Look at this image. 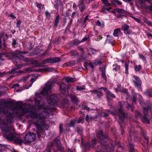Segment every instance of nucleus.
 <instances>
[{"label":"nucleus","instance_id":"f704fd0d","mask_svg":"<svg viewBox=\"0 0 152 152\" xmlns=\"http://www.w3.org/2000/svg\"><path fill=\"white\" fill-rule=\"evenodd\" d=\"M75 120H72L70 121V123L69 124V126L74 127L75 125Z\"/></svg>","mask_w":152,"mask_h":152},{"label":"nucleus","instance_id":"8fccbe9b","mask_svg":"<svg viewBox=\"0 0 152 152\" xmlns=\"http://www.w3.org/2000/svg\"><path fill=\"white\" fill-rule=\"evenodd\" d=\"M69 65L70 66L75 65L76 64V62L75 61H72L69 62Z\"/></svg>","mask_w":152,"mask_h":152},{"label":"nucleus","instance_id":"4be33fe9","mask_svg":"<svg viewBox=\"0 0 152 152\" xmlns=\"http://www.w3.org/2000/svg\"><path fill=\"white\" fill-rule=\"evenodd\" d=\"M59 15H57L56 18L54 26L57 27L58 26V24L59 22Z\"/></svg>","mask_w":152,"mask_h":152},{"label":"nucleus","instance_id":"dca6fc26","mask_svg":"<svg viewBox=\"0 0 152 152\" xmlns=\"http://www.w3.org/2000/svg\"><path fill=\"white\" fill-rule=\"evenodd\" d=\"M50 99L52 102L55 103L58 99V97L56 94L51 95L50 96Z\"/></svg>","mask_w":152,"mask_h":152},{"label":"nucleus","instance_id":"7ed1b4c3","mask_svg":"<svg viewBox=\"0 0 152 152\" xmlns=\"http://www.w3.org/2000/svg\"><path fill=\"white\" fill-rule=\"evenodd\" d=\"M97 137L101 144V146L98 148V151L99 152H107V149L109 148L108 146L105 144L104 143L107 141L108 137L106 135H104L102 131H100L96 134Z\"/></svg>","mask_w":152,"mask_h":152},{"label":"nucleus","instance_id":"20e7f679","mask_svg":"<svg viewBox=\"0 0 152 152\" xmlns=\"http://www.w3.org/2000/svg\"><path fill=\"white\" fill-rule=\"evenodd\" d=\"M61 60L59 57H54L52 58H50L43 60L42 61V63H38L37 60H34L32 61V64H37L36 67L42 66V64H46L54 63L59 62Z\"/></svg>","mask_w":152,"mask_h":152},{"label":"nucleus","instance_id":"7c9ffc66","mask_svg":"<svg viewBox=\"0 0 152 152\" xmlns=\"http://www.w3.org/2000/svg\"><path fill=\"white\" fill-rule=\"evenodd\" d=\"M70 21L68 25L67 26L66 28L65 29V32H66L67 30H68L71 27V24H72V21L73 20L72 19H70Z\"/></svg>","mask_w":152,"mask_h":152},{"label":"nucleus","instance_id":"5701e85b","mask_svg":"<svg viewBox=\"0 0 152 152\" xmlns=\"http://www.w3.org/2000/svg\"><path fill=\"white\" fill-rule=\"evenodd\" d=\"M102 1L104 4V7L106 6H109L111 5V4L109 2L108 0H102Z\"/></svg>","mask_w":152,"mask_h":152},{"label":"nucleus","instance_id":"0e129e2a","mask_svg":"<svg viewBox=\"0 0 152 152\" xmlns=\"http://www.w3.org/2000/svg\"><path fill=\"white\" fill-rule=\"evenodd\" d=\"M82 119L79 118L77 119H75V123L79 124L81 122V121H82Z\"/></svg>","mask_w":152,"mask_h":152},{"label":"nucleus","instance_id":"72a5a7b5","mask_svg":"<svg viewBox=\"0 0 152 152\" xmlns=\"http://www.w3.org/2000/svg\"><path fill=\"white\" fill-rule=\"evenodd\" d=\"M113 70H115L116 71H118L119 70L120 66L117 65H113Z\"/></svg>","mask_w":152,"mask_h":152},{"label":"nucleus","instance_id":"4c0bfd02","mask_svg":"<svg viewBox=\"0 0 152 152\" xmlns=\"http://www.w3.org/2000/svg\"><path fill=\"white\" fill-rule=\"evenodd\" d=\"M54 144L56 145V146L57 145H60L61 142L60 140L57 139H55L54 141Z\"/></svg>","mask_w":152,"mask_h":152},{"label":"nucleus","instance_id":"79ce46f5","mask_svg":"<svg viewBox=\"0 0 152 152\" xmlns=\"http://www.w3.org/2000/svg\"><path fill=\"white\" fill-rule=\"evenodd\" d=\"M118 111L121 114L123 117L124 116V112L123 110L122 107H120L118 109Z\"/></svg>","mask_w":152,"mask_h":152},{"label":"nucleus","instance_id":"a18cd8bd","mask_svg":"<svg viewBox=\"0 0 152 152\" xmlns=\"http://www.w3.org/2000/svg\"><path fill=\"white\" fill-rule=\"evenodd\" d=\"M99 6L98 3L93 4L92 5V8L94 9H96Z\"/></svg>","mask_w":152,"mask_h":152},{"label":"nucleus","instance_id":"58836bf2","mask_svg":"<svg viewBox=\"0 0 152 152\" xmlns=\"http://www.w3.org/2000/svg\"><path fill=\"white\" fill-rule=\"evenodd\" d=\"M18 69V68H13L12 69L10 70L9 71L8 73L9 74H11L12 73H15V71Z\"/></svg>","mask_w":152,"mask_h":152},{"label":"nucleus","instance_id":"f03ea898","mask_svg":"<svg viewBox=\"0 0 152 152\" xmlns=\"http://www.w3.org/2000/svg\"><path fill=\"white\" fill-rule=\"evenodd\" d=\"M7 139L9 141H13L15 143L21 145L23 143L25 144L30 143L35 141L36 139L35 134L32 132L26 134L24 137V141H23L20 136L13 133H10L6 136Z\"/></svg>","mask_w":152,"mask_h":152},{"label":"nucleus","instance_id":"b1692460","mask_svg":"<svg viewBox=\"0 0 152 152\" xmlns=\"http://www.w3.org/2000/svg\"><path fill=\"white\" fill-rule=\"evenodd\" d=\"M134 145L132 143L129 144V152H134Z\"/></svg>","mask_w":152,"mask_h":152},{"label":"nucleus","instance_id":"c756f323","mask_svg":"<svg viewBox=\"0 0 152 152\" xmlns=\"http://www.w3.org/2000/svg\"><path fill=\"white\" fill-rule=\"evenodd\" d=\"M12 47L14 48H15L16 47L17 44V42L14 39H12Z\"/></svg>","mask_w":152,"mask_h":152},{"label":"nucleus","instance_id":"a211bd4d","mask_svg":"<svg viewBox=\"0 0 152 152\" xmlns=\"http://www.w3.org/2000/svg\"><path fill=\"white\" fill-rule=\"evenodd\" d=\"M37 136L39 137H44L45 135V132L43 130L39 131L37 132Z\"/></svg>","mask_w":152,"mask_h":152},{"label":"nucleus","instance_id":"37998d69","mask_svg":"<svg viewBox=\"0 0 152 152\" xmlns=\"http://www.w3.org/2000/svg\"><path fill=\"white\" fill-rule=\"evenodd\" d=\"M145 8L146 9H148L151 11H152V4H151L150 6H145Z\"/></svg>","mask_w":152,"mask_h":152},{"label":"nucleus","instance_id":"4468645a","mask_svg":"<svg viewBox=\"0 0 152 152\" xmlns=\"http://www.w3.org/2000/svg\"><path fill=\"white\" fill-rule=\"evenodd\" d=\"M71 100L75 104H77L78 101V99L75 95H71L70 96Z\"/></svg>","mask_w":152,"mask_h":152},{"label":"nucleus","instance_id":"393cba45","mask_svg":"<svg viewBox=\"0 0 152 152\" xmlns=\"http://www.w3.org/2000/svg\"><path fill=\"white\" fill-rule=\"evenodd\" d=\"M120 32V29L117 28L115 29L114 31L113 35L115 37H118V33Z\"/></svg>","mask_w":152,"mask_h":152},{"label":"nucleus","instance_id":"864d4df0","mask_svg":"<svg viewBox=\"0 0 152 152\" xmlns=\"http://www.w3.org/2000/svg\"><path fill=\"white\" fill-rule=\"evenodd\" d=\"M102 74L101 75H103L105 74V66L102 67L101 69Z\"/></svg>","mask_w":152,"mask_h":152},{"label":"nucleus","instance_id":"774afa93","mask_svg":"<svg viewBox=\"0 0 152 152\" xmlns=\"http://www.w3.org/2000/svg\"><path fill=\"white\" fill-rule=\"evenodd\" d=\"M51 150L50 148H49L45 149L43 152H51Z\"/></svg>","mask_w":152,"mask_h":152},{"label":"nucleus","instance_id":"39448f33","mask_svg":"<svg viewBox=\"0 0 152 152\" xmlns=\"http://www.w3.org/2000/svg\"><path fill=\"white\" fill-rule=\"evenodd\" d=\"M54 82L53 81H48L46 83L45 86L42 89L41 94L42 95H45L48 94L53 86V83Z\"/></svg>","mask_w":152,"mask_h":152},{"label":"nucleus","instance_id":"603ef678","mask_svg":"<svg viewBox=\"0 0 152 152\" xmlns=\"http://www.w3.org/2000/svg\"><path fill=\"white\" fill-rule=\"evenodd\" d=\"M127 109L129 110H131L132 111H133V107L130 104H128L127 107Z\"/></svg>","mask_w":152,"mask_h":152},{"label":"nucleus","instance_id":"4d7b16f0","mask_svg":"<svg viewBox=\"0 0 152 152\" xmlns=\"http://www.w3.org/2000/svg\"><path fill=\"white\" fill-rule=\"evenodd\" d=\"M21 23V21L19 20L17 22V24L16 27L17 28H19L20 27V25Z\"/></svg>","mask_w":152,"mask_h":152},{"label":"nucleus","instance_id":"412c9836","mask_svg":"<svg viewBox=\"0 0 152 152\" xmlns=\"http://www.w3.org/2000/svg\"><path fill=\"white\" fill-rule=\"evenodd\" d=\"M151 108V107L150 105L148 106L147 107H144L143 108V113L145 115H147L149 110Z\"/></svg>","mask_w":152,"mask_h":152},{"label":"nucleus","instance_id":"5fc2aeb1","mask_svg":"<svg viewBox=\"0 0 152 152\" xmlns=\"http://www.w3.org/2000/svg\"><path fill=\"white\" fill-rule=\"evenodd\" d=\"M116 89L117 91L121 92L122 89V88H121L120 85H118L117 86V87L116 88Z\"/></svg>","mask_w":152,"mask_h":152},{"label":"nucleus","instance_id":"e433bc0d","mask_svg":"<svg viewBox=\"0 0 152 152\" xmlns=\"http://www.w3.org/2000/svg\"><path fill=\"white\" fill-rule=\"evenodd\" d=\"M34 101L35 103L38 106H39L40 104V101L39 99L37 97H36L34 99Z\"/></svg>","mask_w":152,"mask_h":152},{"label":"nucleus","instance_id":"6e6d98bb","mask_svg":"<svg viewBox=\"0 0 152 152\" xmlns=\"http://www.w3.org/2000/svg\"><path fill=\"white\" fill-rule=\"evenodd\" d=\"M59 131L60 134H61L62 132H63L62 125L61 124H60L59 125Z\"/></svg>","mask_w":152,"mask_h":152},{"label":"nucleus","instance_id":"c9c22d12","mask_svg":"<svg viewBox=\"0 0 152 152\" xmlns=\"http://www.w3.org/2000/svg\"><path fill=\"white\" fill-rule=\"evenodd\" d=\"M129 66L128 63H125V73L127 74L128 73V68Z\"/></svg>","mask_w":152,"mask_h":152},{"label":"nucleus","instance_id":"2f4dec72","mask_svg":"<svg viewBox=\"0 0 152 152\" xmlns=\"http://www.w3.org/2000/svg\"><path fill=\"white\" fill-rule=\"evenodd\" d=\"M85 89V86H78L76 87V90L77 91H81Z\"/></svg>","mask_w":152,"mask_h":152},{"label":"nucleus","instance_id":"49530a36","mask_svg":"<svg viewBox=\"0 0 152 152\" xmlns=\"http://www.w3.org/2000/svg\"><path fill=\"white\" fill-rule=\"evenodd\" d=\"M30 77L29 75H27L26 76L23 77L22 79L23 81H26Z\"/></svg>","mask_w":152,"mask_h":152},{"label":"nucleus","instance_id":"0eeeda50","mask_svg":"<svg viewBox=\"0 0 152 152\" xmlns=\"http://www.w3.org/2000/svg\"><path fill=\"white\" fill-rule=\"evenodd\" d=\"M134 78L136 81L134 80H132V82L133 83L134 86L137 87L139 90L141 88V84L142 81L140 78L136 76H134Z\"/></svg>","mask_w":152,"mask_h":152},{"label":"nucleus","instance_id":"9d476101","mask_svg":"<svg viewBox=\"0 0 152 152\" xmlns=\"http://www.w3.org/2000/svg\"><path fill=\"white\" fill-rule=\"evenodd\" d=\"M91 92L93 93L94 95H96V97L98 99H99L103 95L102 93L98 90H91Z\"/></svg>","mask_w":152,"mask_h":152},{"label":"nucleus","instance_id":"6e6552de","mask_svg":"<svg viewBox=\"0 0 152 152\" xmlns=\"http://www.w3.org/2000/svg\"><path fill=\"white\" fill-rule=\"evenodd\" d=\"M5 115L6 116L7 121L9 123H12L14 122L13 115L8 110H6L4 111Z\"/></svg>","mask_w":152,"mask_h":152},{"label":"nucleus","instance_id":"f3484780","mask_svg":"<svg viewBox=\"0 0 152 152\" xmlns=\"http://www.w3.org/2000/svg\"><path fill=\"white\" fill-rule=\"evenodd\" d=\"M71 55L75 57L78 58L79 56V54L77 51L75 50H72L70 52Z\"/></svg>","mask_w":152,"mask_h":152},{"label":"nucleus","instance_id":"bf43d9fd","mask_svg":"<svg viewBox=\"0 0 152 152\" xmlns=\"http://www.w3.org/2000/svg\"><path fill=\"white\" fill-rule=\"evenodd\" d=\"M38 76H35L34 77H33L30 80V81L31 82L32 81H34V82L38 78Z\"/></svg>","mask_w":152,"mask_h":152},{"label":"nucleus","instance_id":"a19ab883","mask_svg":"<svg viewBox=\"0 0 152 152\" xmlns=\"http://www.w3.org/2000/svg\"><path fill=\"white\" fill-rule=\"evenodd\" d=\"M57 149L59 151H62L63 150V148L62 147L61 145H57L56 146Z\"/></svg>","mask_w":152,"mask_h":152},{"label":"nucleus","instance_id":"1a4fd4ad","mask_svg":"<svg viewBox=\"0 0 152 152\" xmlns=\"http://www.w3.org/2000/svg\"><path fill=\"white\" fill-rule=\"evenodd\" d=\"M130 26L126 24L123 25L122 26V30L124 31L125 34H129L132 33V31L129 29Z\"/></svg>","mask_w":152,"mask_h":152},{"label":"nucleus","instance_id":"bb28decb","mask_svg":"<svg viewBox=\"0 0 152 152\" xmlns=\"http://www.w3.org/2000/svg\"><path fill=\"white\" fill-rule=\"evenodd\" d=\"M141 133L143 135L144 138L147 141V142H148L149 139L148 137L146 136V134H145L142 130L141 131Z\"/></svg>","mask_w":152,"mask_h":152},{"label":"nucleus","instance_id":"6ab92c4d","mask_svg":"<svg viewBox=\"0 0 152 152\" xmlns=\"http://www.w3.org/2000/svg\"><path fill=\"white\" fill-rule=\"evenodd\" d=\"M64 79L66 83L74 82L77 80L75 78L69 77H66L64 78Z\"/></svg>","mask_w":152,"mask_h":152},{"label":"nucleus","instance_id":"9b49d317","mask_svg":"<svg viewBox=\"0 0 152 152\" xmlns=\"http://www.w3.org/2000/svg\"><path fill=\"white\" fill-rule=\"evenodd\" d=\"M107 98L108 99H111L112 98H114L115 97V95L113 94L110 93L109 90L105 92Z\"/></svg>","mask_w":152,"mask_h":152},{"label":"nucleus","instance_id":"473e14b6","mask_svg":"<svg viewBox=\"0 0 152 152\" xmlns=\"http://www.w3.org/2000/svg\"><path fill=\"white\" fill-rule=\"evenodd\" d=\"M142 68V66L140 65H136L134 66V69L136 71H139Z\"/></svg>","mask_w":152,"mask_h":152},{"label":"nucleus","instance_id":"338daca9","mask_svg":"<svg viewBox=\"0 0 152 152\" xmlns=\"http://www.w3.org/2000/svg\"><path fill=\"white\" fill-rule=\"evenodd\" d=\"M125 103V102H119L118 104L120 106V107H122L123 106V104Z\"/></svg>","mask_w":152,"mask_h":152},{"label":"nucleus","instance_id":"3c124183","mask_svg":"<svg viewBox=\"0 0 152 152\" xmlns=\"http://www.w3.org/2000/svg\"><path fill=\"white\" fill-rule=\"evenodd\" d=\"M121 92H123L124 93H125L127 95H128V91L126 89L122 88V89Z\"/></svg>","mask_w":152,"mask_h":152},{"label":"nucleus","instance_id":"cd10ccee","mask_svg":"<svg viewBox=\"0 0 152 152\" xmlns=\"http://www.w3.org/2000/svg\"><path fill=\"white\" fill-rule=\"evenodd\" d=\"M11 128L10 127L8 126L3 127L2 128V130L6 132H10L11 131Z\"/></svg>","mask_w":152,"mask_h":152},{"label":"nucleus","instance_id":"09e8293b","mask_svg":"<svg viewBox=\"0 0 152 152\" xmlns=\"http://www.w3.org/2000/svg\"><path fill=\"white\" fill-rule=\"evenodd\" d=\"M132 18L137 22L139 23H141V20L139 19L135 18L133 16L132 17Z\"/></svg>","mask_w":152,"mask_h":152},{"label":"nucleus","instance_id":"e2e57ef3","mask_svg":"<svg viewBox=\"0 0 152 152\" xmlns=\"http://www.w3.org/2000/svg\"><path fill=\"white\" fill-rule=\"evenodd\" d=\"M25 70L26 72H32L33 71L32 69L31 68H27Z\"/></svg>","mask_w":152,"mask_h":152},{"label":"nucleus","instance_id":"f257e3e1","mask_svg":"<svg viewBox=\"0 0 152 152\" xmlns=\"http://www.w3.org/2000/svg\"><path fill=\"white\" fill-rule=\"evenodd\" d=\"M25 105H18L16 106L18 113L20 115L22 116L28 113L26 115L27 118H36L37 122H34V124L37 128L39 127L43 124L45 121L46 116L50 114L49 111L50 110L49 109L41 111L39 114H38L34 112L30 111L29 108H26Z\"/></svg>","mask_w":152,"mask_h":152},{"label":"nucleus","instance_id":"de8ad7c7","mask_svg":"<svg viewBox=\"0 0 152 152\" xmlns=\"http://www.w3.org/2000/svg\"><path fill=\"white\" fill-rule=\"evenodd\" d=\"M146 94L147 95L149 96H152V91L150 90H148L146 92Z\"/></svg>","mask_w":152,"mask_h":152},{"label":"nucleus","instance_id":"680f3d73","mask_svg":"<svg viewBox=\"0 0 152 152\" xmlns=\"http://www.w3.org/2000/svg\"><path fill=\"white\" fill-rule=\"evenodd\" d=\"M116 10L117 11V12L119 13H123V10L122 9L117 8L116 9Z\"/></svg>","mask_w":152,"mask_h":152},{"label":"nucleus","instance_id":"052dcab7","mask_svg":"<svg viewBox=\"0 0 152 152\" xmlns=\"http://www.w3.org/2000/svg\"><path fill=\"white\" fill-rule=\"evenodd\" d=\"M90 52L93 54H95L96 52V50L94 49L91 48L90 49Z\"/></svg>","mask_w":152,"mask_h":152},{"label":"nucleus","instance_id":"c85d7f7f","mask_svg":"<svg viewBox=\"0 0 152 152\" xmlns=\"http://www.w3.org/2000/svg\"><path fill=\"white\" fill-rule=\"evenodd\" d=\"M134 115L137 118H142V116L141 113L137 111H136Z\"/></svg>","mask_w":152,"mask_h":152},{"label":"nucleus","instance_id":"a878e982","mask_svg":"<svg viewBox=\"0 0 152 152\" xmlns=\"http://www.w3.org/2000/svg\"><path fill=\"white\" fill-rule=\"evenodd\" d=\"M81 41H79L78 39H75L71 41V43L74 45H78Z\"/></svg>","mask_w":152,"mask_h":152},{"label":"nucleus","instance_id":"2eb2a0df","mask_svg":"<svg viewBox=\"0 0 152 152\" xmlns=\"http://www.w3.org/2000/svg\"><path fill=\"white\" fill-rule=\"evenodd\" d=\"M107 39L106 40V43H107L111 44L112 46H114V44L113 42V38L110 35L107 36Z\"/></svg>","mask_w":152,"mask_h":152},{"label":"nucleus","instance_id":"ddd939ff","mask_svg":"<svg viewBox=\"0 0 152 152\" xmlns=\"http://www.w3.org/2000/svg\"><path fill=\"white\" fill-rule=\"evenodd\" d=\"M66 85L64 83H62L60 86V90L61 93L64 94L66 92Z\"/></svg>","mask_w":152,"mask_h":152},{"label":"nucleus","instance_id":"f8f14e48","mask_svg":"<svg viewBox=\"0 0 152 152\" xmlns=\"http://www.w3.org/2000/svg\"><path fill=\"white\" fill-rule=\"evenodd\" d=\"M75 131L80 135L83 134V130L82 126L80 125H79L75 128Z\"/></svg>","mask_w":152,"mask_h":152},{"label":"nucleus","instance_id":"13d9d810","mask_svg":"<svg viewBox=\"0 0 152 152\" xmlns=\"http://www.w3.org/2000/svg\"><path fill=\"white\" fill-rule=\"evenodd\" d=\"M62 4L61 2H60V3L58 4H56V9H58L59 8V7H61L62 6Z\"/></svg>","mask_w":152,"mask_h":152},{"label":"nucleus","instance_id":"aec40b11","mask_svg":"<svg viewBox=\"0 0 152 152\" xmlns=\"http://www.w3.org/2000/svg\"><path fill=\"white\" fill-rule=\"evenodd\" d=\"M142 121L144 123L149 124L150 123V120L145 116L143 115L142 118H140Z\"/></svg>","mask_w":152,"mask_h":152},{"label":"nucleus","instance_id":"c03bdc74","mask_svg":"<svg viewBox=\"0 0 152 152\" xmlns=\"http://www.w3.org/2000/svg\"><path fill=\"white\" fill-rule=\"evenodd\" d=\"M93 64L95 65H96L98 64H101L102 63L101 61L99 60H96L94 61L93 63Z\"/></svg>","mask_w":152,"mask_h":152},{"label":"nucleus","instance_id":"69168bd1","mask_svg":"<svg viewBox=\"0 0 152 152\" xmlns=\"http://www.w3.org/2000/svg\"><path fill=\"white\" fill-rule=\"evenodd\" d=\"M22 60L23 61L26 62L27 63H28L29 61V59H28V58H23L22 59Z\"/></svg>","mask_w":152,"mask_h":152},{"label":"nucleus","instance_id":"423d86ee","mask_svg":"<svg viewBox=\"0 0 152 152\" xmlns=\"http://www.w3.org/2000/svg\"><path fill=\"white\" fill-rule=\"evenodd\" d=\"M5 56L7 57H9L12 59V61L14 63L18 62V60L16 59L15 57L18 58V54L16 52H9L5 54Z\"/></svg>","mask_w":152,"mask_h":152},{"label":"nucleus","instance_id":"ea45409f","mask_svg":"<svg viewBox=\"0 0 152 152\" xmlns=\"http://www.w3.org/2000/svg\"><path fill=\"white\" fill-rule=\"evenodd\" d=\"M83 0L81 2V5L80 8V10L81 12H83L84 11V10L85 8V6L83 4Z\"/></svg>","mask_w":152,"mask_h":152}]
</instances>
